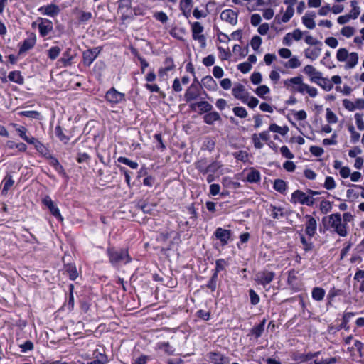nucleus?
Returning <instances> with one entry per match:
<instances>
[{"instance_id": "f257e3e1", "label": "nucleus", "mask_w": 364, "mask_h": 364, "mask_svg": "<svg viewBox=\"0 0 364 364\" xmlns=\"http://www.w3.org/2000/svg\"><path fill=\"white\" fill-rule=\"evenodd\" d=\"M322 223L326 230L333 232L343 237L348 235V225H346V223H343L341 213H333L323 217Z\"/></svg>"}, {"instance_id": "f03ea898", "label": "nucleus", "mask_w": 364, "mask_h": 364, "mask_svg": "<svg viewBox=\"0 0 364 364\" xmlns=\"http://www.w3.org/2000/svg\"><path fill=\"white\" fill-rule=\"evenodd\" d=\"M107 255L109 262L113 265H116L120 262L127 264L131 261L128 250L126 249H116L114 247H109L107 249Z\"/></svg>"}, {"instance_id": "7ed1b4c3", "label": "nucleus", "mask_w": 364, "mask_h": 364, "mask_svg": "<svg viewBox=\"0 0 364 364\" xmlns=\"http://www.w3.org/2000/svg\"><path fill=\"white\" fill-rule=\"evenodd\" d=\"M291 201L294 203H299L301 205L311 206L315 203V199L306 193L296 190L291 194Z\"/></svg>"}, {"instance_id": "20e7f679", "label": "nucleus", "mask_w": 364, "mask_h": 364, "mask_svg": "<svg viewBox=\"0 0 364 364\" xmlns=\"http://www.w3.org/2000/svg\"><path fill=\"white\" fill-rule=\"evenodd\" d=\"M275 277V273L274 272L268 270H262L258 272L255 274V281L264 287L267 284H270Z\"/></svg>"}, {"instance_id": "39448f33", "label": "nucleus", "mask_w": 364, "mask_h": 364, "mask_svg": "<svg viewBox=\"0 0 364 364\" xmlns=\"http://www.w3.org/2000/svg\"><path fill=\"white\" fill-rule=\"evenodd\" d=\"M200 95V87L198 81L195 79L194 82L186 90L184 98L186 102L196 100Z\"/></svg>"}, {"instance_id": "423d86ee", "label": "nucleus", "mask_w": 364, "mask_h": 364, "mask_svg": "<svg viewBox=\"0 0 364 364\" xmlns=\"http://www.w3.org/2000/svg\"><path fill=\"white\" fill-rule=\"evenodd\" d=\"M118 9L122 13V19L125 21L132 17V1L119 0L118 1Z\"/></svg>"}, {"instance_id": "0eeeda50", "label": "nucleus", "mask_w": 364, "mask_h": 364, "mask_svg": "<svg viewBox=\"0 0 364 364\" xmlns=\"http://www.w3.org/2000/svg\"><path fill=\"white\" fill-rule=\"evenodd\" d=\"M24 141H26L28 144L33 145L34 148L42 155L47 156L50 155L48 149L43 145L41 142H40L37 139L33 136H27L26 135V132L24 131Z\"/></svg>"}, {"instance_id": "6e6552de", "label": "nucleus", "mask_w": 364, "mask_h": 364, "mask_svg": "<svg viewBox=\"0 0 364 364\" xmlns=\"http://www.w3.org/2000/svg\"><path fill=\"white\" fill-rule=\"evenodd\" d=\"M124 94L118 92L114 87L109 89L106 95L105 98L107 102L112 104H118L122 101L124 100Z\"/></svg>"}, {"instance_id": "1a4fd4ad", "label": "nucleus", "mask_w": 364, "mask_h": 364, "mask_svg": "<svg viewBox=\"0 0 364 364\" xmlns=\"http://www.w3.org/2000/svg\"><path fill=\"white\" fill-rule=\"evenodd\" d=\"M203 26L200 22H194L191 26L192 36L194 40H198L203 46L205 44V37L201 34L203 31Z\"/></svg>"}, {"instance_id": "9d476101", "label": "nucleus", "mask_w": 364, "mask_h": 364, "mask_svg": "<svg viewBox=\"0 0 364 364\" xmlns=\"http://www.w3.org/2000/svg\"><path fill=\"white\" fill-rule=\"evenodd\" d=\"M232 92L236 99L241 100L243 103H246L249 98V93L245 90V86L241 84L235 85Z\"/></svg>"}, {"instance_id": "9b49d317", "label": "nucleus", "mask_w": 364, "mask_h": 364, "mask_svg": "<svg viewBox=\"0 0 364 364\" xmlns=\"http://www.w3.org/2000/svg\"><path fill=\"white\" fill-rule=\"evenodd\" d=\"M214 235L220 241L222 245H225L228 243V241L230 239L231 230L218 228L214 232Z\"/></svg>"}, {"instance_id": "f8f14e48", "label": "nucleus", "mask_w": 364, "mask_h": 364, "mask_svg": "<svg viewBox=\"0 0 364 364\" xmlns=\"http://www.w3.org/2000/svg\"><path fill=\"white\" fill-rule=\"evenodd\" d=\"M100 53V49L97 47L83 52V63L90 66Z\"/></svg>"}, {"instance_id": "ddd939ff", "label": "nucleus", "mask_w": 364, "mask_h": 364, "mask_svg": "<svg viewBox=\"0 0 364 364\" xmlns=\"http://www.w3.org/2000/svg\"><path fill=\"white\" fill-rule=\"evenodd\" d=\"M220 17L223 21H225L233 26L236 25L237 23V13L232 9H225L223 11Z\"/></svg>"}, {"instance_id": "4468645a", "label": "nucleus", "mask_w": 364, "mask_h": 364, "mask_svg": "<svg viewBox=\"0 0 364 364\" xmlns=\"http://www.w3.org/2000/svg\"><path fill=\"white\" fill-rule=\"evenodd\" d=\"M38 11L43 15L54 17L60 13V9L58 5L51 4L40 7Z\"/></svg>"}, {"instance_id": "2eb2a0df", "label": "nucleus", "mask_w": 364, "mask_h": 364, "mask_svg": "<svg viewBox=\"0 0 364 364\" xmlns=\"http://www.w3.org/2000/svg\"><path fill=\"white\" fill-rule=\"evenodd\" d=\"M38 29L40 34L44 37L50 33V32L53 30V23L51 21L46 18L38 19Z\"/></svg>"}, {"instance_id": "dca6fc26", "label": "nucleus", "mask_w": 364, "mask_h": 364, "mask_svg": "<svg viewBox=\"0 0 364 364\" xmlns=\"http://www.w3.org/2000/svg\"><path fill=\"white\" fill-rule=\"evenodd\" d=\"M43 203L49 209L51 214L56 218L60 219L61 221L63 220L62 218L58 208L55 205L51 198L47 196L43 199Z\"/></svg>"}, {"instance_id": "f3484780", "label": "nucleus", "mask_w": 364, "mask_h": 364, "mask_svg": "<svg viewBox=\"0 0 364 364\" xmlns=\"http://www.w3.org/2000/svg\"><path fill=\"white\" fill-rule=\"evenodd\" d=\"M305 217L307 218L305 227L306 234L310 237H312L316 231L317 222L316 219L311 215H306Z\"/></svg>"}, {"instance_id": "a211bd4d", "label": "nucleus", "mask_w": 364, "mask_h": 364, "mask_svg": "<svg viewBox=\"0 0 364 364\" xmlns=\"http://www.w3.org/2000/svg\"><path fill=\"white\" fill-rule=\"evenodd\" d=\"M304 72L305 74L310 77V81L311 82H316L322 76V73L320 71L316 70V68L311 65H307L304 68Z\"/></svg>"}, {"instance_id": "6ab92c4d", "label": "nucleus", "mask_w": 364, "mask_h": 364, "mask_svg": "<svg viewBox=\"0 0 364 364\" xmlns=\"http://www.w3.org/2000/svg\"><path fill=\"white\" fill-rule=\"evenodd\" d=\"M209 359L215 364L229 363V358L218 352H211L208 354Z\"/></svg>"}, {"instance_id": "aec40b11", "label": "nucleus", "mask_w": 364, "mask_h": 364, "mask_svg": "<svg viewBox=\"0 0 364 364\" xmlns=\"http://www.w3.org/2000/svg\"><path fill=\"white\" fill-rule=\"evenodd\" d=\"M319 354V352H316V353H294L293 356H292V359L297 362V363H304V362H306V361H308V360H310L311 359H313L314 358L318 356V355Z\"/></svg>"}, {"instance_id": "412c9836", "label": "nucleus", "mask_w": 364, "mask_h": 364, "mask_svg": "<svg viewBox=\"0 0 364 364\" xmlns=\"http://www.w3.org/2000/svg\"><path fill=\"white\" fill-rule=\"evenodd\" d=\"M74 55L70 48H68L63 54V57L58 60V63L63 67H68L72 64V60Z\"/></svg>"}, {"instance_id": "4be33fe9", "label": "nucleus", "mask_w": 364, "mask_h": 364, "mask_svg": "<svg viewBox=\"0 0 364 364\" xmlns=\"http://www.w3.org/2000/svg\"><path fill=\"white\" fill-rule=\"evenodd\" d=\"M27 38L24 40L23 49L24 52L31 49L36 44V36L33 33H26Z\"/></svg>"}, {"instance_id": "5701e85b", "label": "nucleus", "mask_w": 364, "mask_h": 364, "mask_svg": "<svg viewBox=\"0 0 364 364\" xmlns=\"http://www.w3.org/2000/svg\"><path fill=\"white\" fill-rule=\"evenodd\" d=\"M265 323H266V319L264 318L259 324L254 326L251 329L250 334L252 336H253L256 339L259 338L262 336V334L264 330Z\"/></svg>"}, {"instance_id": "b1692460", "label": "nucleus", "mask_w": 364, "mask_h": 364, "mask_svg": "<svg viewBox=\"0 0 364 364\" xmlns=\"http://www.w3.org/2000/svg\"><path fill=\"white\" fill-rule=\"evenodd\" d=\"M321 51V49L320 48H309L304 50V55L306 58L314 60L320 55Z\"/></svg>"}, {"instance_id": "393cba45", "label": "nucleus", "mask_w": 364, "mask_h": 364, "mask_svg": "<svg viewBox=\"0 0 364 364\" xmlns=\"http://www.w3.org/2000/svg\"><path fill=\"white\" fill-rule=\"evenodd\" d=\"M208 161L207 159H201L195 163V167L203 175L208 173Z\"/></svg>"}, {"instance_id": "a878e982", "label": "nucleus", "mask_w": 364, "mask_h": 364, "mask_svg": "<svg viewBox=\"0 0 364 364\" xmlns=\"http://www.w3.org/2000/svg\"><path fill=\"white\" fill-rule=\"evenodd\" d=\"M260 179H261V176H260V173L259 172V171L255 169V168H251L250 172L247 173V178H246V180L247 181H248L249 183H258L260 181Z\"/></svg>"}, {"instance_id": "bb28decb", "label": "nucleus", "mask_w": 364, "mask_h": 364, "mask_svg": "<svg viewBox=\"0 0 364 364\" xmlns=\"http://www.w3.org/2000/svg\"><path fill=\"white\" fill-rule=\"evenodd\" d=\"M269 210L271 211V216L274 219H279L286 215V213L284 211V208L281 207H277L275 205H271Z\"/></svg>"}, {"instance_id": "cd10ccee", "label": "nucleus", "mask_w": 364, "mask_h": 364, "mask_svg": "<svg viewBox=\"0 0 364 364\" xmlns=\"http://www.w3.org/2000/svg\"><path fill=\"white\" fill-rule=\"evenodd\" d=\"M315 83L317 84L321 87H322L326 91H330L333 87V83H331V80L326 77H323L322 76Z\"/></svg>"}, {"instance_id": "c85d7f7f", "label": "nucleus", "mask_w": 364, "mask_h": 364, "mask_svg": "<svg viewBox=\"0 0 364 364\" xmlns=\"http://www.w3.org/2000/svg\"><path fill=\"white\" fill-rule=\"evenodd\" d=\"M28 233L29 234V237H27L26 235H23L24 239H26V244L27 248L26 249V250L31 252L32 250H36L37 241L31 233Z\"/></svg>"}, {"instance_id": "c756f323", "label": "nucleus", "mask_w": 364, "mask_h": 364, "mask_svg": "<svg viewBox=\"0 0 364 364\" xmlns=\"http://www.w3.org/2000/svg\"><path fill=\"white\" fill-rule=\"evenodd\" d=\"M220 119V116L217 112H209L204 116V122L208 124H212L215 121Z\"/></svg>"}, {"instance_id": "7c9ffc66", "label": "nucleus", "mask_w": 364, "mask_h": 364, "mask_svg": "<svg viewBox=\"0 0 364 364\" xmlns=\"http://www.w3.org/2000/svg\"><path fill=\"white\" fill-rule=\"evenodd\" d=\"M354 280L359 284V291L360 292H364V270H358L355 274Z\"/></svg>"}, {"instance_id": "2f4dec72", "label": "nucleus", "mask_w": 364, "mask_h": 364, "mask_svg": "<svg viewBox=\"0 0 364 364\" xmlns=\"http://www.w3.org/2000/svg\"><path fill=\"white\" fill-rule=\"evenodd\" d=\"M326 291L325 290L321 287H314L312 289V298L317 301H321L323 299L325 296Z\"/></svg>"}, {"instance_id": "473e14b6", "label": "nucleus", "mask_w": 364, "mask_h": 364, "mask_svg": "<svg viewBox=\"0 0 364 364\" xmlns=\"http://www.w3.org/2000/svg\"><path fill=\"white\" fill-rule=\"evenodd\" d=\"M137 208L141 210L144 213L152 214V212L154 210L156 205L149 204L146 203H138L136 205Z\"/></svg>"}, {"instance_id": "72a5a7b5", "label": "nucleus", "mask_w": 364, "mask_h": 364, "mask_svg": "<svg viewBox=\"0 0 364 364\" xmlns=\"http://www.w3.org/2000/svg\"><path fill=\"white\" fill-rule=\"evenodd\" d=\"M346 67L348 68H354L358 61V54L357 53H351L348 55L347 58Z\"/></svg>"}, {"instance_id": "f704fd0d", "label": "nucleus", "mask_w": 364, "mask_h": 364, "mask_svg": "<svg viewBox=\"0 0 364 364\" xmlns=\"http://www.w3.org/2000/svg\"><path fill=\"white\" fill-rule=\"evenodd\" d=\"M302 81H303V79H302L301 76H296V77H291V78L284 80V85L286 87L293 86V88H294V87H295L294 85H296L297 87H299V85L301 84Z\"/></svg>"}, {"instance_id": "c9c22d12", "label": "nucleus", "mask_w": 364, "mask_h": 364, "mask_svg": "<svg viewBox=\"0 0 364 364\" xmlns=\"http://www.w3.org/2000/svg\"><path fill=\"white\" fill-rule=\"evenodd\" d=\"M202 83L208 90H213L216 86V82L211 76H205L202 79Z\"/></svg>"}, {"instance_id": "e433bc0d", "label": "nucleus", "mask_w": 364, "mask_h": 364, "mask_svg": "<svg viewBox=\"0 0 364 364\" xmlns=\"http://www.w3.org/2000/svg\"><path fill=\"white\" fill-rule=\"evenodd\" d=\"M157 346L158 348L164 350L165 353L168 355H172L174 354L175 349L169 344L168 342L159 343Z\"/></svg>"}, {"instance_id": "4c0bfd02", "label": "nucleus", "mask_w": 364, "mask_h": 364, "mask_svg": "<svg viewBox=\"0 0 364 364\" xmlns=\"http://www.w3.org/2000/svg\"><path fill=\"white\" fill-rule=\"evenodd\" d=\"M269 130L273 132L279 133L284 136L287 134L289 128L287 126L282 127L276 124H272L269 127Z\"/></svg>"}, {"instance_id": "58836bf2", "label": "nucleus", "mask_w": 364, "mask_h": 364, "mask_svg": "<svg viewBox=\"0 0 364 364\" xmlns=\"http://www.w3.org/2000/svg\"><path fill=\"white\" fill-rule=\"evenodd\" d=\"M273 187L277 191L283 193L286 191L287 186L286 182L284 180L276 179L274 182Z\"/></svg>"}, {"instance_id": "ea45409f", "label": "nucleus", "mask_w": 364, "mask_h": 364, "mask_svg": "<svg viewBox=\"0 0 364 364\" xmlns=\"http://www.w3.org/2000/svg\"><path fill=\"white\" fill-rule=\"evenodd\" d=\"M284 67L287 68L295 69L301 65V62L297 57L291 58L287 62L284 63Z\"/></svg>"}, {"instance_id": "a19ab883", "label": "nucleus", "mask_w": 364, "mask_h": 364, "mask_svg": "<svg viewBox=\"0 0 364 364\" xmlns=\"http://www.w3.org/2000/svg\"><path fill=\"white\" fill-rule=\"evenodd\" d=\"M8 78L10 81L21 84L23 82V77L21 71H12L9 73Z\"/></svg>"}, {"instance_id": "79ce46f5", "label": "nucleus", "mask_w": 364, "mask_h": 364, "mask_svg": "<svg viewBox=\"0 0 364 364\" xmlns=\"http://www.w3.org/2000/svg\"><path fill=\"white\" fill-rule=\"evenodd\" d=\"M65 269L70 279L75 280L77 277L78 274L76 267L75 265L68 264L65 265Z\"/></svg>"}, {"instance_id": "37998d69", "label": "nucleus", "mask_w": 364, "mask_h": 364, "mask_svg": "<svg viewBox=\"0 0 364 364\" xmlns=\"http://www.w3.org/2000/svg\"><path fill=\"white\" fill-rule=\"evenodd\" d=\"M198 107L200 109V113L209 112L213 109V106L207 101H200L197 102Z\"/></svg>"}, {"instance_id": "c03bdc74", "label": "nucleus", "mask_w": 364, "mask_h": 364, "mask_svg": "<svg viewBox=\"0 0 364 364\" xmlns=\"http://www.w3.org/2000/svg\"><path fill=\"white\" fill-rule=\"evenodd\" d=\"M314 15H312L311 16H307V15H305L302 17V23L306 28L309 29H313L316 26V23L314 20Z\"/></svg>"}, {"instance_id": "a18cd8bd", "label": "nucleus", "mask_w": 364, "mask_h": 364, "mask_svg": "<svg viewBox=\"0 0 364 364\" xmlns=\"http://www.w3.org/2000/svg\"><path fill=\"white\" fill-rule=\"evenodd\" d=\"M26 108L27 107H24V117H26L30 119H34L37 120H40L41 119V114L40 112L33 110H28L26 109Z\"/></svg>"}, {"instance_id": "49530a36", "label": "nucleus", "mask_w": 364, "mask_h": 364, "mask_svg": "<svg viewBox=\"0 0 364 364\" xmlns=\"http://www.w3.org/2000/svg\"><path fill=\"white\" fill-rule=\"evenodd\" d=\"M294 13V9L292 6H288L281 18V21L283 23L288 22L290 20V18L293 16Z\"/></svg>"}, {"instance_id": "de8ad7c7", "label": "nucleus", "mask_w": 364, "mask_h": 364, "mask_svg": "<svg viewBox=\"0 0 364 364\" xmlns=\"http://www.w3.org/2000/svg\"><path fill=\"white\" fill-rule=\"evenodd\" d=\"M117 161L120 163H122L124 164L129 166L130 168H132L133 169H136L139 166L137 162L131 161L129 159L124 157V156L119 157Z\"/></svg>"}, {"instance_id": "09e8293b", "label": "nucleus", "mask_w": 364, "mask_h": 364, "mask_svg": "<svg viewBox=\"0 0 364 364\" xmlns=\"http://www.w3.org/2000/svg\"><path fill=\"white\" fill-rule=\"evenodd\" d=\"M61 49L58 46H53L48 50V58L51 60H55L59 55Z\"/></svg>"}, {"instance_id": "8fccbe9b", "label": "nucleus", "mask_w": 364, "mask_h": 364, "mask_svg": "<svg viewBox=\"0 0 364 364\" xmlns=\"http://www.w3.org/2000/svg\"><path fill=\"white\" fill-rule=\"evenodd\" d=\"M4 186L2 189V193H6V191L14 185V180L12 179L11 176H6L4 181Z\"/></svg>"}, {"instance_id": "3c124183", "label": "nucleus", "mask_w": 364, "mask_h": 364, "mask_svg": "<svg viewBox=\"0 0 364 364\" xmlns=\"http://www.w3.org/2000/svg\"><path fill=\"white\" fill-rule=\"evenodd\" d=\"M222 167L221 164L219 161H213L208 164V173H215Z\"/></svg>"}, {"instance_id": "603ef678", "label": "nucleus", "mask_w": 364, "mask_h": 364, "mask_svg": "<svg viewBox=\"0 0 364 364\" xmlns=\"http://www.w3.org/2000/svg\"><path fill=\"white\" fill-rule=\"evenodd\" d=\"M348 52L346 48H340L337 51L336 58L340 62H343L347 60Z\"/></svg>"}, {"instance_id": "864d4df0", "label": "nucleus", "mask_w": 364, "mask_h": 364, "mask_svg": "<svg viewBox=\"0 0 364 364\" xmlns=\"http://www.w3.org/2000/svg\"><path fill=\"white\" fill-rule=\"evenodd\" d=\"M269 92L270 90L267 85H260L255 91V92L262 98H264V95L269 94Z\"/></svg>"}, {"instance_id": "5fc2aeb1", "label": "nucleus", "mask_w": 364, "mask_h": 364, "mask_svg": "<svg viewBox=\"0 0 364 364\" xmlns=\"http://www.w3.org/2000/svg\"><path fill=\"white\" fill-rule=\"evenodd\" d=\"M234 114L240 118H245L247 116V110L242 107H235L232 109Z\"/></svg>"}, {"instance_id": "6e6d98bb", "label": "nucleus", "mask_w": 364, "mask_h": 364, "mask_svg": "<svg viewBox=\"0 0 364 364\" xmlns=\"http://www.w3.org/2000/svg\"><path fill=\"white\" fill-rule=\"evenodd\" d=\"M320 209L322 213H328L332 209V204L328 200H322L320 203Z\"/></svg>"}, {"instance_id": "4d7b16f0", "label": "nucleus", "mask_w": 364, "mask_h": 364, "mask_svg": "<svg viewBox=\"0 0 364 364\" xmlns=\"http://www.w3.org/2000/svg\"><path fill=\"white\" fill-rule=\"evenodd\" d=\"M227 265H228L227 262L223 259H219L216 260L215 273H217V274H218L219 272L225 269V268Z\"/></svg>"}, {"instance_id": "13d9d810", "label": "nucleus", "mask_w": 364, "mask_h": 364, "mask_svg": "<svg viewBox=\"0 0 364 364\" xmlns=\"http://www.w3.org/2000/svg\"><path fill=\"white\" fill-rule=\"evenodd\" d=\"M297 280V277L296 275V272L294 270H291L289 272L288 277H287V283L291 287H295V282Z\"/></svg>"}, {"instance_id": "bf43d9fd", "label": "nucleus", "mask_w": 364, "mask_h": 364, "mask_svg": "<svg viewBox=\"0 0 364 364\" xmlns=\"http://www.w3.org/2000/svg\"><path fill=\"white\" fill-rule=\"evenodd\" d=\"M323 186L327 190L333 189L336 187V183L333 178L331 176H327L326 178Z\"/></svg>"}, {"instance_id": "052dcab7", "label": "nucleus", "mask_w": 364, "mask_h": 364, "mask_svg": "<svg viewBox=\"0 0 364 364\" xmlns=\"http://www.w3.org/2000/svg\"><path fill=\"white\" fill-rule=\"evenodd\" d=\"M217 279V273H214L206 285L212 291H214L216 289Z\"/></svg>"}, {"instance_id": "680f3d73", "label": "nucleus", "mask_w": 364, "mask_h": 364, "mask_svg": "<svg viewBox=\"0 0 364 364\" xmlns=\"http://www.w3.org/2000/svg\"><path fill=\"white\" fill-rule=\"evenodd\" d=\"M251 46L254 50H257L261 46L262 38L258 36H255L251 40Z\"/></svg>"}, {"instance_id": "e2e57ef3", "label": "nucleus", "mask_w": 364, "mask_h": 364, "mask_svg": "<svg viewBox=\"0 0 364 364\" xmlns=\"http://www.w3.org/2000/svg\"><path fill=\"white\" fill-rule=\"evenodd\" d=\"M234 156L236 159L244 162L247 161L248 159V154L245 151H239L235 152L234 153Z\"/></svg>"}, {"instance_id": "0e129e2a", "label": "nucleus", "mask_w": 364, "mask_h": 364, "mask_svg": "<svg viewBox=\"0 0 364 364\" xmlns=\"http://www.w3.org/2000/svg\"><path fill=\"white\" fill-rule=\"evenodd\" d=\"M55 133H56L58 139L60 141H64V143H67L69 141V138L66 135L64 134L60 126H58L55 128Z\"/></svg>"}, {"instance_id": "69168bd1", "label": "nucleus", "mask_w": 364, "mask_h": 364, "mask_svg": "<svg viewBox=\"0 0 364 364\" xmlns=\"http://www.w3.org/2000/svg\"><path fill=\"white\" fill-rule=\"evenodd\" d=\"M326 119L331 124H334L338 120L336 115L329 108L326 109Z\"/></svg>"}, {"instance_id": "338daca9", "label": "nucleus", "mask_w": 364, "mask_h": 364, "mask_svg": "<svg viewBox=\"0 0 364 364\" xmlns=\"http://www.w3.org/2000/svg\"><path fill=\"white\" fill-rule=\"evenodd\" d=\"M251 68H252L251 64L247 62H244V63H240L237 65V69L243 73H248L251 70Z\"/></svg>"}, {"instance_id": "774afa93", "label": "nucleus", "mask_w": 364, "mask_h": 364, "mask_svg": "<svg viewBox=\"0 0 364 364\" xmlns=\"http://www.w3.org/2000/svg\"><path fill=\"white\" fill-rule=\"evenodd\" d=\"M354 33V28L350 26H345L341 29V34L347 38L351 37Z\"/></svg>"}]
</instances>
